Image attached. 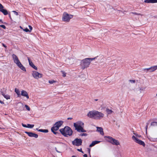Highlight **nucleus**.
Wrapping results in <instances>:
<instances>
[{"label": "nucleus", "mask_w": 157, "mask_h": 157, "mask_svg": "<svg viewBox=\"0 0 157 157\" xmlns=\"http://www.w3.org/2000/svg\"><path fill=\"white\" fill-rule=\"evenodd\" d=\"M87 116L92 119L100 120L104 117V115L101 112L94 110L90 111L87 113Z\"/></svg>", "instance_id": "nucleus-1"}, {"label": "nucleus", "mask_w": 157, "mask_h": 157, "mask_svg": "<svg viewBox=\"0 0 157 157\" xmlns=\"http://www.w3.org/2000/svg\"><path fill=\"white\" fill-rule=\"evenodd\" d=\"M97 57L94 58H86L82 60L80 62V66L81 69L84 70L86 68H87L89 66L91 61L94 60L96 59Z\"/></svg>", "instance_id": "nucleus-2"}, {"label": "nucleus", "mask_w": 157, "mask_h": 157, "mask_svg": "<svg viewBox=\"0 0 157 157\" xmlns=\"http://www.w3.org/2000/svg\"><path fill=\"white\" fill-rule=\"evenodd\" d=\"M59 131L62 135L65 137L70 136L72 135V131L68 126H66L64 128L59 129Z\"/></svg>", "instance_id": "nucleus-3"}, {"label": "nucleus", "mask_w": 157, "mask_h": 157, "mask_svg": "<svg viewBox=\"0 0 157 157\" xmlns=\"http://www.w3.org/2000/svg\"><path fill=\"white\" fill-rule=\"evenodd\" d=\"M74 126L75 128V129L78 132H86L83 128V123L81 121L74 123Z\"/></svg>", "instance_id": "nucleus-4"}, {"label": "nucleus", "mask_w": 157, "mask_h": 157, "mask_svg": "<svg viewBox=\"0 0 157 157\" xmlns=\"http://www.w3.org/2000/svg\"><path fill=\"white\" fill-rule=\"evenodd\" d=\"M105 138L108 142L110 143L113 145H118L120 144L119 142L116 139L110 136H105Z\"/></svg>", "instance_id": "nucleus-5"}, {"label": "nucleus", "mask_w": 157, "mask_h": 157, "mask_svg": "<svg viewBox=\"0 0 157 157\" xmlns=\"http://www.w3.org/2000/svg\"><path fill=\"white\" fill-rule=\"evenodd\" d=\"M73 17V15L69 14L66 12H64L62 16V20L64 22H68L70 21V20Z\"/></svg>", "instance_id": "nucleus-6"}, {"label": "nucleus", "mask_w": 157, "mask_h": 157, "mask_svg": "<svg viewBox=\"0 0 157 157\" xmlns=\"http://www.w3.org/2000/svg\"><path fill=\"white\" fill-rule=\"evenodd\" d=\"M132 139L136 143L139 144L140 145L143 146L144 147L145 146V144L144 142L139 139L138 138L134 136H132Z\"/></svg>", "instance_id": "nucleus-7"}, {"label": "nucleus", "mask_w": 157, "mask_h": 157, "mask_svg": "<svg viewBox=\"0 0 157 157\" xmlns=\"http://www.w3.org/2000/svg\"><path fill=\"white\" fill-rule=\"evenodd\" d=\"M132 139L136 143L139 144L140 145L143 146L144 147L145 146V144L144 142L139 139L138 138L134 136H132Z\"/></svg>", "instance_id": "nucleus-8"}, {"label": "nucleus", "mask_w": 157, "mask_h": 157, "mask_svg": "<svg viewBox=\"0 0 157 157\" xmlns=\"http://www.w3.org/2000/svg\"><path fill=\"white\" fill-rule=\"evenodd\" d=\"M32 74L33 76L35 79H38L39 78L42 77L43 75L39 73L38 72L36 71H32Z\"/></svg>", "instance_id": "nucleus-9"}, {"label": "nucleus", "mask_w": 157, "mask_h": 157, "mask_svg": "<svg viewBox=\"0 0 157 157\" xmlns=\"http://www.w3.org/2000/svg\"><path fill=\"white\" fill-rule=\"evenodd\" d=\"M82 141L81 139L76 138L72 142L73 145L76 146H79L82 145Z\"/></svg>", "instance_id": "nucleus-10"}, {"label": "nucleus", "mask_w": 157, "mask_h": 157, "mask_svg": "<svg viewBox=\"0 0 157 157\" xmlns=\"http://www.w3.org/2000/svg\"><path fill=\"white\" fill-rule=\"evenodd\" d=\"M14 62L23 71H26L25 67L22 64L18 59Z\"/></svg>", "instance_id": "nucleus-11"}, {"label": "nucleus", "mask_w": 157, "mask_h": 157, "mask_svg": "<svg viewBox=\"0 0 157 157\" xmlns=\"http://www.w3.org/2000/svg\"><path fill=\"white\" fill-rule=\"evenodd\" d=\"M59 129V128H58V127L54 124L53 126L51 128V130L54 134L56 135L58 134V132L56 131L58 130Z\"/></svg>", "instance_id": "nucleus-12"}, {"label": "nucleus", "mask_w": 157, "mask_h": 157, "mask_svg": "<svg viewBox=\"0 0 157 157\" xmlns=\"http://www.w3.org/2000/svg\"><path fill=\"white\" fill-rule=\"evenodd\" d=\"M25 133L27 134L29 137H34L35 138H37L38 137V135L37 134L33 132L26 131L25 132Z\"/></svg>", "instance_id": "nucleus-13"}, {"label": "nucleus", "mask_w": 157, "mask_h": 157, "mask_svg": "<svg viewBox=\"0 0 157 157\" xmlns=\"http://www.w3.org/2000/svg\"><path fill=\"white\" fill-rule=\"evenodd\" d=\"M28 59L29 61V65L32 67L35 70H37V68L33 64V63L32 62L31 60L30 59V58L29 57H28Z\"/></svg>", "instance_id": "nucleus-14"}, {"label": "nucleus", "mask_w": 157, "mask_h": 157, "mask_svg": "<svg viewBox=\"0 0 157 157\" xmlns=\"http://www.w3.org/2000/svg\"><path fill=\"white\" fill-rule=\"evenodd\" d=\"M21 95L26 97L27 99L29 98V96L27 92L24 90H22L21 91Z\"/></svg>", "instance_id": "nucleus-15"}, {"label": "nucleus", "mask_w": 157, "mask_h": 157, "mask_svg": "<svg viewBox=\"0 0 157 157\" xmlns=\"http://www.w3.org/2000/svg\"><path fill=\"white\" fill-rule=\"evenodd\" d=\"M63 121H60L56 122L54 124L59 128L63 124Z\"/></svg>", "instance_id": "nucleus-16"}, {"label": "nucleus", "mask_w": 157, "mask_h": 157, "mask_svg": "<svg viewBox=\"0 0 157 157\" xmlns=\"http://www.w3.org/2000/svg\"><path fill=\"white\" fill-rule=\"evenodd\" d=\"M97 131L98 132H100V134L101 135H103L104 134V133L103 132V128L101 127H97Z\"/></svg>", "instance_id": "nucleus-17"}, {"label": "nucleus", "mask_w": 157, "mask_h": 157, "mask_svg": "<svg viewBox=\"0 0 157 157\" xmlns=\"http://www.w3.org/2000/svg\"><path fill=\"white\" fill-rule=\"evenodd\" d=\"M157 69V65L151 67H150L149 72H151L155 71Z\"/></svg>", "instance_id": "nucleus-18"}, {"label": "nucleus", "mask_w": 157, "mask_h": 157, "mask_svg": "<svg viewBox=\"0 0 157 157\" xmlns=\"http://www.w3.org/2000/svg\"><path fill=\"white\" fill-rule=\"evenodd\" d=\"M0 11L2 12L5 15H6L8 14V12L7 10L6 9H4L3 8L0 10Z\"/></svg>", "instance_id": "nucleus-19"}, {"label": "nucleus", "mask_w": 157, "mask_h": 157, "mask_svg": "<svg viewBox=\"0 0 157 157\" xmlns=\"http://www.w3.org/2000/svg\"><path fill=\"white\" fill-rule=\"evenodd\" d=\"M100 141H94L92 142V143L90 145V147H92L95 144H98L100 142Z\"/></svg>", "instance_id": "nucleus-20"}, {"label": "nucleus", "mask_w": 157, "mask_h": 157, "mask_svg": "<svg viewBox=\"0 0 157 157\" xmlns=\"http://www.w3.org/2000/svg\"><path fill=\"white\" fill-rule=\"evenodd\" d=\"M15 92L17 94L18 97H20L21 94H20V91L18 89H17V88H16L15 89Z\"/></svg>", "instance_id": "nucleus-21"}, {"label": "nucleus", "mask_w": 157, "mask_h": 157, "mask_svg": "<svg viewBox=\"0 0 157 157\" xmlns=\"http://www.w3.org/2000/svg\"><path fill=\"white\" fill-rule=\"evenodd\" d=\"M12 56L14 62L18 59L17 57L14 54H13Z\"/></svg>", "instance_id": "nucleus-22"}, {"label": "nucleus", "mask_w": 157, "mask_h": 157, "mask_svg": "<svg viewBox=\"0 0 157 157\" xmlns=\"http://www.w3.org/2000/svg\"><path fill=\"white\" fill-rule=\"evenodd\" d=\"M3 97L7 100L10 99V96L8 94H5Z\"/></svg>", "instance_id": "nucleus-23"}, {"label": "nucleus", "mask_w": 157, "mask_h": 157, "mask_svg": "<svg viewBox=\"0 0 157 157\" xmlns=\"http://www.w3.org/2000/svg\"><path fill=\"white\" fill-rule=\"evenodd\" d=\"M34 126V124H28L27 126V128H33Z\"/></svg>", "instance_id": "nucleus-24"}, {"label": "nucleus", "mask_w": 157, "mask_h": 157, "mask_svg": "<svg viewBox=\"0 0 157 157\" xmlns=\"http://www.w3.org/2000/svg\"><path fill=\"white\" fill-rule=\"evenodd\" d=\"M106 112L108 114H110L112 113L113 111L110 109H107L106 110Z\"/></svg>", "instance_id": "nucleus-25"}, {"label": "nucleus", "mask_w": 157, "mask_h": 157, "mask_svg": "<svg viewBox=\"0 0 157 157\" xmlns=\"http://www.w3.org/2000/svg\"><path fill=\"white\" fill-rule=\"evenodd\" d=\"M151 125L152 126H157V122H153L151 123Z\"/></svg>", "instance_id": "nucleus-26"}, {"label": "nucleus", "mask_w": 157, "mask_h": 157, "mask_svg": "<svg viewBox=\"0 0 157 157\" xmlns=\"http://www.w3.org/2000/svg\"><path fill=\"white\" fill-rule=\"evenodd\" d=\"M56 82V81L54 80H49L48 82L50 84H52L53 83Z\"/></svg>", "instance_id": "nucleus-27"}, {"label": "nucleus", "mask_w": 157, "mask_h": 157, "mask_svg": "<svg viewBox=\"0 0 157 157\" xmlns=\"http://www.w3.org/2000/svg\"><path fill=\"white\" fill-rule=\"evenodd\" d=\"M143 71H146V73H147V72L149 71V72L150 71V68H144L143 69Z\"/></svg>", "instance_id": "nucleus-28"}, {"label": "nucleus", "mask_w": 157, "mask_h": 157, "mask_svg": "<svg viewBox=\"0 0 157 157\" xmlns=\"http://www.w3.org/2000/svg\"><path fill=\"white\" fill-rule=\"evenodd\" d=\"M130 13H132V14H133L135 15H141V16H142V14H141L140 13H137L136 12H131Z\"/></svg>", "instance_id": "nucleus-29"}, {"label": "nucleus", "mask_w": 157, "mask_h": 157, "mask_svg": "<svg viewBox=\"0 0 157 157\" xmlns=\"http://www.w3.org/2000/svg\"><path fill=\"white\" fill-rule=\"evenodd\" d=\"M157 2V0H150V3H155Z\"/></svg>", "instance_id": "nucleus-30"}, {"label": "nucleus", "mask_w": 157, "mask_h": 157, "mask_svg": "<svg viewBox=\"0 0 157 157\" xmlns=\"http://www.w3.org/2000/svg\"><path fill=\"white\" fill-rule=\"evenodd\" d=\"M25 107L26 108V109L28 111H30V109L29 107L27 105H25Z\"/></svg>", "instance_id": "nucleus-31"}, {"label": "nucleus", "mask_w": 157, "mask_h": 157, "mask_svg": "<svg viewBox=\"0 0 157 157\" xmlns=\"http://www.w3.org/2000/svg\"><path fill=\"white\" fill-rule=\"evenodd\" d=\"M80 135L81 136H86L87 135V134L86 133H81Z\"/></svg>", "instance_id": "nucleus-32"}, {"label": "nucleus", "mask_w": 157, "mask_h": 157, "mask_svg": "<svg viewBox=\"0 0 157 157\" xmlns=\"http://www.w3.org/2000/svg\"><path fill=\"white\" fill-rule=\"evenodd\" d=\"M0 27H2L3 29H6V27L4 25H0Z\"/></svg>", "instance_id": "nucleus-33"}, {"label": "nucleus", "mask_w": 157, "mask_h": 157, "mask_svg": "<svg viewBox=\"0 0 157 157\" xmlns=\"http://www.w3.org/2000/svg\"><path fill=\"white\" fill-rule=\"evenodd\" d=\"M24 31H25L26 32H30L28 28H26L25 29H24Z\"/></svg>", "instance_id": "nucleus-34"}, {"label": "nucleus", "mask_w": 157, "mask_h": 157, "mask_svg": "<svg viewBox=\"0 0 157 157\" xmlns=\"http://www.w3.org/2000/svg\"><path fill=\"white\" fill-rule=\"evenodd\" d=\"M144 2L146 3H150V0H145Z\"/></svg>", "instance_id": "nucleus-35"}, {"label": "nucleus", "mask_w": 157, "mask_h": 157, "mask_svg": "<svg viewBox=\"0 0 157 157\" xmlns=\"http://www.w3.org/2000/svg\"><path fill=\"white\" fill-rule=\"evenodd\" d=\"M63 74V77H65L66 76V73H65L64 71H62Z\"/></svg>", "instance_id": "nucleus-36"}, {"label": "nucleus", "mask_w": 157, "mask_h": 157, "mask_svg": "<svg viewBox=\"0 0 157 157\" xmlns=\"http://www.w3.org/2000/svg\"><path fill=\"white\" fill-rule=\"evenodd\" d=\"M129 81L131 83H134L135 82V80H129Z\"/></svg>", "instance_id": "nucleus-37"}, {"label": "nucleus", "mask_w": 157, "mask_h": 157, "mask_svg": "<svg viewBox=\"0 0 157 157\" xmlns=\"http://www.w3.org/2000/svg\"><path fill=\"white\" fill-rule=\"evenodd\" d=\"M29 29H30V30H29V31H30V32L32 31V29H33V27H32L31 26L29 25Z\"/></svg>", "instance_id": "nucleus-38"}, {"label": "nucleus", "mask_w": 157, "mask_h": 157, "mask_svg": "<svg viewBox=\"0 0 157 157\" xmlns=\"http://www.w3.org/2000/svg\"><path fill=\"white\" fill-rule=\"evenodd\" d=\"M48 132V131L47 129H43V132L47 133Z\"/></svg>", "instance_id": "nucleus-39"}, {"label": "nucleus", "mask_w": 157, "mask_h": 157, "mask_svg": "<svg viewBox=\"0 0 157 157\" xmlns=\"http://www.w3.org/2000/svg\"><path fill=\"white\" fill-rule=\"evenodd\" d=\"M36 130L39 132H43V129H38L37 128Z\"/></svg>", "instance_id": "nucleus-40"}, {"label": "nucleus", "mask_w": 157, "mask_h": 157, "mask_svg": "<svg viewBox=\"0 0 157 157\" xmlns=\"http://www.w3.org/2000/svg\"><path fill=\"white\" fill-rule=\"evenodd\" d=\"M2 8H4L3 6L0 3V10H1Z\"/></svg>", "instance_id": "nucleus-41"}, {"label": "nucleus", "mask_w": 157, "mask_h": 157, "mask_svg": "<svg viewBox=\"0 0 157 157\" xmlns=\"http://www.w3.org/2000/svg\"><path fill=\"white\" fill-rule=\"evenodd\" d=\"M88 151L90 154V157H91V155H90V149H89V148L88 149Z\"/></svg>", "instance_id": "nucleus-42"}, {"label": "nucleus", "mask_w": 157, "mask_h": 157, "mask_svg": "<svg viewBox=\"0 0 157 157\" xmlns=\"http://www.w3.org/2000/svg\"><path fill=\"white\" fill-rule=\"evenodd\" d=\"M13 12L16 15H18V13L17 12L15 11H13Z\"/></svg>", "instance_id": "nucleus-43"}, {"label": "nucleus", "mask_w": 157, "mask_h": 157, "mask_svg": "<svg viewBox=\"0 0 157 157\" xmlns=\"http://www.w3.org/2000/svg\"><path fill=\"white\" fill-rule=\"evenodd\" d=\"M22 126L24 127L27 128V125L22 124Z\"/></svg>", "instance_id": "nucleus-44"}, {"label": "nucleus", "mask_w": 157, "mask_h": 157, "mask_svg": "<svg viewBox=\"0 0 157 157\" xmlns=\"http://www.w3.org/2000/svg\"><path fill=\"white\" fill-rule=\"evenodd\" d=\"M78 150L80 152H82V153H83V151H82V149H78Z\"/></svg>", "instance_id": "nucleus-45"}, {"label": "nucleus", "mask_w": 157, "mask_h": 157, "mask_svg": "<svg viewBox=\"0 0 157 157\" xmlns=\"http://www.w3.org/2000/svg\"><path fill=\"white\" fill-rule=\"evenodd\" d=\"M148 124V123H147L146 124V127H145V128H146V130H147V129Z\"/></svg>", "instance_id": "nucleus-46"}, {"label": "nucleus", "mask_w": 157, "mask_h": 157, "mask_svg": "<svg viewBox=\"0 0 157 157\" xmlns=\"http://www.w3.org/2000/svg\"><path fill=\"white\" fill-rule=\"evenodd\" d=\"M55 149L56 150V151L58 153H60V152L58 150H57V148L56 147L55 148Z\"/></svg>", "instance_id": "nucleus-47"}, {"label": "nucleus", "mask_w": 157, "mask_h": 157, "mask_svg": "<svg viewBox=\"0 0 157 157\" xmlns=\"http://www.w3.org/2000/svg\"><path fill=\"white\" fill-rule=\"evenodd\" d=\"M55 149L56 150V151L58 153H60V152L58 150H57V148L56 147L55 148Z\"/></svg>", "instance_id": "nucleus-48"}, {"label": "nucleus", "mask_w": 157, "mask_h": 157, "mask_svg": "<svg viewBox=\"0 0 157 157\" xmlns=\"http://www.w3.org/2000/svg\"><path fill=\"white\" fill-rule=\"evenodd\" d=\"M2 46L5 48H6L7 46L5 45L3 43L2 44Z\"/></svg>", "instance_id": "nucleus-49"}, {"label": "nucleus", "mask_w": 157, "mask_h": 157, "mask_svg": "<svg viewBox=\"0 0 157 157\" xmlns=\"http://www.w3.org/2000/svg\"><path fill=\"white\" fill-rule=\"evenodd\" d=\"M1 94H2L3 96H4V95L5 94L3 92H2H2H1Z\"/></svg>", "instance_id": "nucleus-50"}, {"label": "nucleus", "mask_w": 157, "mask_h": 157, "mask_svg": "<svg viewBox=\"0 0 157 157\" xmlns=\"http://www.w3.org/2000/svg\"><path fill=\"white\" fill-rule=\"evenodd\" d=\"M84 157H87V154H85L83 155Z\"/></svg>", "instance_id": "nucleus-51"}, {"label": "nucleus", "mask_w": 157, "mask_h": 157, "mask_svg": "<svg viewBox=\"0 0 157 157\" xmlns=\"http://www.w3.org/2000/svg\"><path fill=\"white\" fill-rule=\"evenodd\" d=\"M0 103H1L2 104H4V102H3L2 101H1L0 100Z\"/></svg>", "instance_id": "nucleus-52"}, {"label": "nucleus", "mask_w": 157, "mask_h": 157, "mask_svg": "<svg viewBox=\"0 0 157 157\" xmlns=\"http://www.w3.org/2000/svg\"><path fill=\"white\" fill-rule=\"evenodd\" d=\"M67 119V120H71L72 119V118L71 117H68Z\"/></svg>", "instance_id": "nucleus-53"}, {"label": "nucleus", "mask_w": 157, "mask_h": 157, "mask_svg": "<svg viewBox=\"0 0 157 157\" xmlns=\"http://www.w3.org/2000/svg\"><path fill=\"white\" fill-rule=\"evenodd\" d=\"M9 17H10V19L11 20H12V18H11V15H10V14H9Z\"/></svg>", "instance_id": "nucleus-54"}, {"label": "nucleus", "mask_w": 157, "mask_h": 157, "mask_svg": "<svg viewBox=\"0 0 157 157\" xmlns=\"http://www.w3.org/2000/svg\"><path fill=\"white\" fill-rule=\"evenodd\" d=\"M71 157H77L75 155H73Z\"/></svg>", "instance_id": "nucleus-55"}, {"label": "nucleus", "mask_w": 157, "mask_h": 157, "mask_svg": "<svg viewBox=\"0 0 157 157\" xmlns=\"http://www.w3.org/2000/svg\"><path fill=\"white\" fill-rule=\"evenodd\" d=\"M135 135L136 136H137V134H136L135 133H134Z\"/></svg>", "instance_id": "nucleus-56"}, {"label": "nucleus", "mask_w": 157, "mask_h": 157, "mask_svg": "<svg viewBox=\"0 0 157 157\" xmlns=\"http://www.w3.org/2000/svg\"><path fill=\"white\" fill-rule=\"evenodd\" d=\"M95 101H97L98 100V99H95Z\"/></svg>", "instance_id": "nucleus-57"}, {"label": "nucleus", "mask_w": 157, "mask_h": 157, "mask_svg": "<svg viewBox=\"0 0 157 157\" xmlns=\"http://www.w3.org/2000/svg\"><path fill=\"white\" fill-rule=\"evenodd\" d=\"M0 21H1V20H0Z\"/></svg>", "instance_id": "nucleus-58"}, {"label": "nucleus", "mask_w": 157, "mask_h": 157, "mask_svg": "<svg viewBox=\"0 0 157 157\" xmlns=\"http://www.w3.org/2000/svg\"><path fill=\"white\" fill-rule=\"evenodd\" d=\"M156 96H157V94H156Z\"/></svg>", "instance_id": "nucleus-59"}]
</instances>
